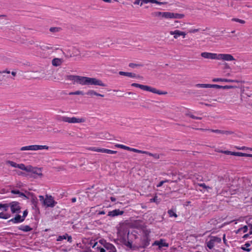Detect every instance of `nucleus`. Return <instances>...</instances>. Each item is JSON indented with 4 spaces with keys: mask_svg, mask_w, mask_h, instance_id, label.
<instances>
[{
    "mask_svg": "<svg viewBox=\"0 0 252 252\" xmlns=\"http://www.w3.org/2000/svg\"><path fill=\"white\" fill-rule=\"evenodd\" d=\"M65 79L73 81V83H75L82 85H98L102 87H105L106 85L104 84L100 80L95 78H90L79 75H67L65 76Z\"/></svg>",
    "mask_w": 252,
    "mask_h": 252,
    "instance_id": "obj_1",
    "label": "nucleus"
},
{
    "mask_svg": "<svg viewBox=\"0 0 252 252\" xmlns=\"http://www.w3.org/2000/svg\"><path fill=\"white\" fill-rule=\"evenodd\" d=\"M117 229V239L115 242L118 244L126 246V220L119 223L116 227Z\"/></svg>",
    "mask_w": 252,
    "mask_h": 252,
    "instance_id": "obj_2",
    "label": "nucleus"
},
{
    "mask_svg": "<svg viewBox=\"0 0 252 252\" xmlns=\"http://www.w3.org/2000/svg\"><path fill=\"white\" fill-rule=\"evenodd\" d=\"M45 196L46 197L44 198L43 195L39 196V201L44 206L53 208L57 204V202L54 200L51 195L46 194Z\"/></svg>",
    "mask_w": 252,
    "mask_h": 252,
    "instance_id": "obj_3",
    "label": "nucleus"
},
{
    "mask_svg": "<svg viewBox=\"0 0 252 252\" xmlns=\"http://www.w3.org/2000/svg\"><path fill=\"white\" fill-rule=\"evenodd\" d=\"M131 86L139 88L142 90L150 92L154 94H158L159 95L166 94L167 93L166 92H163L160 90H158L155 88L151 87L149 86L139 84L137 83H132Z\"/></svg>",
    "mask_w": 252,
    "mask_h": 252,
    "instance_id": "obj_4",
    "label": "nucleus"
},
{
    "mask_svg": "<svg viewBox=\"0 0 252 252\" xmlns=\"http://www.w3.org/2000/svg\"><path fill=\"white\" fill-rule=\"evenodd\" d=\"M60 121L68 123H81L85 122L83 118H77L76 117H68L66 116H62L60 118Z\"/></svg>",
    "mask_w": 252,
    "mask_h": 252,
    "instance_id": "obj_5",
    "label": "nucleus"
},
{
    "mask_svg": "<svg viewBox=\"0 0 252 252\" xmlns=\"http://www.w3.org/2000/svg\"><path fill=\"white\" fill-rule=\"evenodd\" d=\"M10 208L12 214H19L21 212V207L20 203L18 201L10 202Z\"/></svg>",
    "mask_w": 252,
    "mask_h": 252,
    "instance_id": "obj_6",
    "label": "nucleus"
},
{
    "mask_svg": "<svg viewBox=\"0 0 252 252\" xmlns=\"http://www.w3.org/2000/svg\"><path fill=\"white\" fill-rule=\"evenodd\" d=\"M221 241V238L220 237L217 236H211L210 240L206 242L207 246L209 249H212L214 248L216 244L220 243Z\"/></svg>",
    "mask_w": 252,
    "mask_h": 252,
    "instance_id": "obj_7",
    "label": "nucleus"
},
{
    "mask_svg": "<svg viewBox=\"0 0 252 252\" xmlns=\"http://www.w3.org/2000/svg\"><path fill=\"white\" fill-rule=\"evenodd\" d=\"M195 86L197 88H217V89H220L222 88H228V86H221L217 84H197L195 85Z\"/></svg>",
    "mask_w": 252,
    "mask_h": 252,
    "instance_id": "obj_8",
    "label": "nucleus"
},
{
    "mask_svg": "<svg viewBox=\"0 0 252 252\" xmlns=\"http://www.w3.org/2000/svg\"><path fill=\"white\" fill-rule=\"evenodd\" d=\"M150 231H147L145 233V235L143 237L141 241V246L143 248H145L150 245V239L149 236Z\"/></svg>",
    "mask_w": 252,
    "mask_h": 252,
    "instance_id": "obj_9",
    "label": "nucleus"
},
{
    "mask_svg": "<svg viewBox=\"0 0 252 252\" xmlns=\"http://www.w3.org/2000/svg\"><path fill=\"white\" fill-rule=\"evenodd\" d=\"M217 60L223 61H232L235 60V59L231 54H218Z\"/></svg>",
    "mask_w": 252,
    "mask_h": 252,
    "instance_id": "obj_10",
    "label": "nucleus"
},
{
    "mask_svg": "<svg viewBox=\"0 0 252 252\" xmlns=\"http://www.w3.org/2000/svg\"><path fill=\"white\" fill-rule=\"evenodd\" d=\"M169 33L170 35H172L174 36V39H178V37L180 36H182L183 38H185L187 33L185 32L181 31L178 30H176L175 31H171L169 32Z\"/></svg>",
    "mask_w": 252,
    "mask_h": 252,
    "instance_id": "obj_11",
    "label": "nucleus"
},
{
    "mask_svg": "<svg viewBox=\"0 0 252 252\" xmlns=\"http://www.w3.org/2000/svg\"><path fill=\"white\" fill-rule=\"evenodd\" d=\"M202 57L205 59H209L212 60H217L218 54L209 52H202L201 54Z\"/></svg>",
    "mask_w": 252,
    "mask_h": 252,
    "instance_id": "obj_12",
    "label": "nucleus"
},
{
    "mask_svg": "<svg viewBox=\"0 0 252 252\" xmlns=\"http://www.w3.org/2000/svg\"><path fill=\"white\" fill-rule=\"evenodd\" d=\"M153 246H158L159 249L163 247H168L169 245L165 242L164 239H160L159 241H156L153 244Z\"/></svg>",
    "mask_w": 252,
    "mask_h": 252,
    "instance_id": "obj_13",
    "label": "nucleus"
},
{
    "mask_svg": "<svg viewBox=\"0 0 252 252\" xmlns=\"http://www.w3.org/2000/svg\"><path fill=\"white\" fill-rule=\"evenodd\" d=\"M24 220L22 218V216L18 214H16L15 217L8 220V222H12L13 223H18L22 222Z\"/></svg>",
    "mask_w": 252,
    "mask_h": 252,
    "instance_id": "obj_14",
    "label": "nucleus"
},
{
    "mask_svg": "<svg viewBox=\"0 0 252 252\" xmlns=\"http://www.w3.org/2000/svg\"><path fill=\"white\" fill-rule=\"evenodd\" d=\"M184 17L183 14L168 12V19H182Z\"/></svg>",
    "mask_w": 252,
    "mask_h": 252,
    "instance_id": "obj_15",
    "label": "nucleus"
},
{
    "mask_svg": "<svg viewBox=\"0 0 252 252\" xmlns=\"http://www.w3.org/2000/svg\"><path fill=\"white\" fill-rule=\"evenodd\" d=\"M29 194L32 195L31 202L32 205V208L35 210H38L37 207L38 200L36 197L32 193L29 192Z\"/></svg>",
    "mask_w": 252,
    "mask_h": 252,
    "instance_id": "obj_16",
    "label": "nucleus"
},
{
    "mask_svg": "<svg viewBox=\"0 0 252 252\" xmlns=\"http://www.w3.org/2000/svg\"><path fill=\"white\" fill-rule=\"evenodd\" d=\"M124 211H121L119 209H115L112 211H109L108 212V216L111 217H114L118 215H122L124 214Z\"/></svg>",
    "mask_w": 252,
    "mask_h": 252,
    "instance_id": "obj_17",
    "label": "nucleus"
},
{
    "mask_svg": "<svg viewBox=\"0 0 252 252\" xmlns=\"http://www.w3.org/2000/svg\"><path fill=\"white\" fill-rule=\"evenodd\" d=\"M168 12H155L153 13V15L156 17H162L165 19H168Z\"/></svg>",
    "mask_w": 252,
    "mask_h": 252,
    "instance_id": "obj_18",
    "label": "nucleus"
},
{
    "mask_svg": "<svg viewBox=\"0 0 252 252\" xmlns=\"http://www.w3.org/2000/svg\"><path fill=\"white\" fill-rule=\"evenodd\" d=\"M32 151H36L38 150H43V149H46L48 150L49 147L48 146L46 145H32Z\"/></svg>",
    "mask_w": 252,
    "mask_h": 252,
    "instance_id": "obj_19",
    "label": "nucleus"
},
{
    "mask_svg": "<svg viewBox=\"0 0 252 252\" xmlns=\"http://www.w3.org/2000/svg\"><path fill=\"white\" fill-rule=\"evenodd\" d=\"M18 168L21 170L28 172V171H31V169H32V166L28 165L26 166L24 164L20 163L18 164Z\"/></svg>",
    "mask_w": 252,
    "mask_h": 252,
    "instance_id": "obj_20",
    "label": "nucleus"
},
{
    "mask_svg": "<svg viewBox=\"0 0 252 252\" xmlns=\"http://www.w3.org/2000/svg\"><path fill=\"white\" fill-rule=\"evenodd\" d=\"M18 229L24 232H29L32 230V228L29 225H22L18 227Z\"/></svg>",
    "mask_w": 252,
    "mask_h": 252,
    "instance_id": "obj_21",
    "label": "nucleus"
},
{
    "mask_svg": "<svg viewBox=\"0 0 252 252\" xmlns=\"http://www.w3.org/2000/svg\"><path fill=\"white\" fill-rule=\"evenodd\" d=\"M62 63V60L61 59L55 58L52 61V63L53 66H60Z\"/></svg>",
    "mask_w": 252,
    "mask_h": 252,
    "instance_id": "obj_22",
    "label": "nucleus"
},
{
    "mask_svg": "<svg viewBox=\"0 0 252 252\" xmlns=\"http://www.w3.org/2000/svg\"><path fill=\"white\" fill-rule=\"evenodd\" d=\"M214 82H235L236 81L224 78H214L212 80Z\"/></svg>",
    "mask_w": 252,
    "mask_h": 252,
    "instance_id": "obj_23",
    "label": "nucleus"
},
{
    "mask_svg": "<svg viewBox=\"0 0 252 252\" xmlns=\"http://www.w3.org/2000/svg\"><path fill=\"white\" fill-rule=\"evenodd\" d=\"M251 246V244L249 242L246 243L244 245L242 246L241 249L243 251L249 252L251 251V249L249 248Z\"/></svg>",
    "mask_w": 252,
    "mask_h": 252,
    "instance_id": "obj_24",
    "label": "nucleus"
},
{
    "mask_svg": "<svg viewBox=\"0 0 252 252\" xmlns=\"http://www.w3.org/2000/svg\"><path fill=\"white\" fill-rule=\"evenodd\" d=\"M248 226L247 225H245L244 226L239 228L238 229L236 230L235 231L236 234H239L241 233V232H243V233H246L248 231Z\"/></svg>",
    "mask_w": 252,
    "mask_h": 252,
    "instance_id": "obj_25",
    "label": "nucleus"
},
{
    "mask_svg": "<svg viewBox=\"0 0 252 252\" xmlns=\"http://www.w3.org/2000/svg\"><path fill=\"white\" fill-rule=\"evenodd\" d=\"M104 247L105 248L106 251L115 250V249H116L115 247L112 244L106 242H105Z\"/></svg>",
    "mask_w": 252,
    "mask_h": 252,
    "instance_id": "obj_26",
    "label": "nucleus"
},
{
    "mask_svg": "<svg viewBox=\"0 0 252 252\" xmlns=\"http://www.w3.org/2000/svg\"><path fill=\"white\" fill-rule=\"evenodd\" d=\"M212 132L219 133V134H229L231 133V132L229 131L221 130L219 129H211L210 130Z\"/></svg>",
    "mask_w": 252,
    "mask_h": 252,
    "instance_id": "obj_27",
    "label": "nucleus"
},
{
    "mask_svg": "<svg viewBox=\"0 0 252 252\" xmlns=\"http://www.w3.org/2000/svg\"><path fill=\"white\" fill-rule=\"evenodd\" d=\"M233 156H240V157L247 156V157H252V154H245V153H240V152H234Z\"/></svg>",
    "mask_w": 252,
    "mask_h": 252,
    "instance_id": "obj_28",
    "label": "nucleus"
},
{
    "mask_svg": "<svg viewBox=\"0 0 252 252\" xmlns=\"http://www.w3.org/2000/svg\"><path fill=\"white\" fill-rule=\"evenodd\" d=\"M10 215L8 213H4L3 212L0 213V218L2 219H7L10 217Z\"/></svg>",
    "mask_w": 252,
    "mask_h": 252,
    "instance_id": "obj_29",
    "label": "nucleus"
},
{
    "mask_svg": "<svg viewBox=\"0 0 252 252\" xmlns=\"http://www.w3.org/2000/svg\"><path fill=\"white\" fill-rule=\"evenodd\" d=\"M90 150L92 151L103 153V148H99L98 147H93L90 148Z\"/></svg>",
    "mask_w": 252,
    "mask_h": 252,
    "instance_id": "obj_30",
    "label": "nucleus"
},
{
    "mask_svg": "<svg viewBox=\"0 0 252 252\" xmlns=\"http://www.w3.org/2000/svg\"><path fill=\"white\" fill-rule=\"evenodd\" d=\"M61 30L60 27H51L49 31L52 32H60Z\"/></svg>",
    "mask_w": 252,
    "mask_h": 252,
    "instance_id": "obj_31",
    "label": "nucleus"
},
{
    "mask_svg": "<svg viewBox=\"0 0 252 252\" xmlns=\"http://www.w3.org/2000/svg\"><path fill=\"white\" fill-rule=\"evenodd\" d=\"M168 215H169V216L170 217H175V218H177L178 217L177 214L175 212H174L173 210H169L167 212Z\"/></svg>",
    "mask_w": 252,
    "mask_h": 252,
    "instance_id": "obj_32",
    "label": "nucleus"
},
{
    "mask_svg": "<svg viewBox=\"0 0 252 252\" xmlns=\"http://www.w3.org/2000/svg\"><path fill=\"white\" fill-rule=\"evenodd\" d=\"M39 169L34 168L32 166V169H31V171H28V172H32L34 174H36L38 175L41 176L42 174V173H38L37 171L39 170Z\"/></svg>",
    "mask_w": 252,
    "mask_h": 252,
    "instance_id": "obj_33",
    "label": "nucleus"
},
{
    "mask_svg": "<svg viewBox=\"0 0 252 252\" xmlns=\"http://www.w3.org/2000/svg\"><path fill=\"white\" fill-rule=\"evenodd\" d=\"M103 153L108 154H114L117 153V151L103 148Z\"/></svg>",
    "mask_w": 252,
    "mask_h": 252,
    "instance_id": "obj_34",
    "label": "nucleus"
},
{
    "mask_svg": "<svg viewBox=\"0 0 252 252\" xmlns=\"http://www.w3.org/2000/svg\"><path fill=\"white\" fill-rule=\"evenodd\" d=\"M9 207H10V203L5 204L1 203V208H3L4 211H7Z\"/></svg>",
    "mask_w": 252,
    "mask_h": 252,
    "instance_id": "obj_35",
    "label": "nucleus"
},
{
    "mask_svg": "<svg viewBox=\"0 0 252 252\" xmlns=\"http://www.w3.org/2000/svg\"><path fill=\"white\" fill-rule=\"evenodd\" d=\"M7 163L8 164H9L10 166H11L12 167H15V168L18 167L19 164H17V163H16L14 161L8 160L7 161Z\"/></svg>",
    "mask_w": 252,
    "mask_h": 252,
    "instance_id": "obj_36",
    "label": "nucleus"
},
{
    "mask_svg": "<svg viewBox=\"0 0 252 252\" xmlns=\"http://www.w3.org/2000/svg\"><path fill=\"white\" fill-rule=\"evenodd\" d=\"M142 66V65L141 64H139V63H130L128 64V66L129 67L132 68H136V67H139V66Z\"/></svg>",
    "mask_w": 252,
    "mask_h": 252,
    "instance_id": "obj_37",
    "label": "nucleus"
},
{
    "mask_svg": "<svg viewBox=\"0 0 252 252\" xmlns=\"http://www.w3.org/2000/svg\"><path fill=\"white\" fill-rule=\"evenodd\" d=\"M67 234L65 233L64 235L63 236H59L57 239V241H62L64 239H66L67 238Z\"/></svg>",
    "mask_w": 252,
    "mask_h": 252,
    "instance_id": "obj_38",
    "label": "nucleus"
},
{
    "mask_svg": "<svg viewBox=\"0 0 252 252\" xmlns=\"http://www.w3.org/2000/svg\"><path fill=\"white\" fill-rule=\"evenodd\" d=\"M127 151H132V152H134L138 153H140V154L142 153L141 152L142 150H139L134 149V148H130L127 146Z\"/></svg>",
    "mask_w": 252,
    "mask_h": 252,
    "instance_id": "obj_39",
    "label": "nucleus"
},
{
    "mask_svg": "<svg viewBox=\"0 0 252 252\" xmlns=\"http://www.w3.org/2000/svg\"><path fill=\"white\" fill-rule=\"evenodd\" d=\"M231 21L238 22V23L242 24H244L246 23L245 21L238 19V18H232L231 19Z\"/></svg>",
    "mask_w": 252,
    "mask_h": 252,
    "instance_id": "obj_40",
    "label": "nucleus"
},
{
    "mask_svg": "<svg viewBox=\"0 0 252 252\" xmlns=\"http://www.w3.org/2000/svg\"><path fill=\"white\" fill-rule=\"evenodd\" d=\"M21 151H26V150H32V146H24L22 147L20 149Z\"/></svg>",
    "mask_w": 252,
    "mask_h": 252,
    "instance_id": "obj_41",
    "label": "nucleus"
},
{
    "mask_svg": "<svg viewBox=\"0 0 252 252\" xmlns=\"http://www.w3.org/2000/svg\"><path fill=\"white\" fill-rule=\"evenodd\" d=\"M127 77L134 78L137 77L138 76L135 73L127 72Z\"/></svg>",
    "mask_w": 252,
    "mask_h": 252,
    "instance_id": "obj_42",
    "label": "nucleus"
},
{
    "mask_svg": "<svg viewBox=\"0 0 252 252\" xmlns=\"http://www.w3.org/2000/svg\"><path fill=\"white\" fill-rule=\"evenodd\" d=\"M86 94L92 96L93 95H96L97 94V92H95L94 90H89L86 93Z\"/></svg>",
    "mask_w": 252,
    "mask_h": 252,
    "instance_id": "obj_43",
    "label": "nucleus"
},
{
    "mask_svg": "<svg viewBox=\"0 0 252 252\" xmlns=\"http://www.w3.org/2000/svg\"><path fill=\"white\" fill-rule=\"evenodd\" d=\"M234 152H231L229 151H221L220 153H223L224 154L227 155H234Z\"/></svg>",
    "mask_w": 252,
    "mask_h": 252,
    "instance_id": "obj_44",
    "label": "nucleus"
},
{
    "mask_svg": "<svg viewBox=\"0 0 252 252\" xmlns=\"http://www.w3.org/2000/svg\"><path fill=\"white\" fill-rule=\"evenodd\" d=\"M40 47L41 49H42L43 50H49V49H52V47L48 46L47 45H42V46H40Z\"/></svg>",
    "mask_w": 252,
    "mask_h": 252,
    "instance_id": "obj_45",
    "label": "nucleus"
},
{
    "mask_svg": "<svg viewBox=\"0 0 252 252\" xmlns=\"http://www.w3.org/2000/svg\"><path fill=\"white\" fill-rule=\"evenodd\" d=\"M141 222L140 220H136L135 222V224L136 225V227H139V228H142L143 226V224H139Z\"/></svg>",
    "mask_w": 252,
    "mask_h": 252,
    "instance_id": "obj_46",
    "label": "nucleus"
},
{
    "mask_svg": "<svg viewBox=\"0 0 252 252\" xmlns=\"http://www.w3.org/2000/svg\"><path fill=\"white\" fill-rule=\"evenodd\" d=\"M238 150H250L251 151H252V148H248V147H245V146H243V147H237L236 148Z\"/></svg>",
    "mask_w": 252,
    "mask_h": 252,
    "instance_id": "obj_47",
    "label": "nucleus"
},
{
    "mask_svg": "<svg viewBox=\"0 0 252 252\" xmlns=\"http://www.w3.org/2000/svg\"><path fill=\"white\" fill-rule=\"evenodd\" d=\"M28 214V211L27 210H25L23 213V216H22V218L25 220L26 217L27 216Z\"/></svg>",
    "mask_w": 252,
    "mask_h": 252,
    "instance_id": "obj_48",
    "label": "nucleus"
},
{
    "mask_svg": "<svg viewBox=\"0 0 252 252\" xmlns=\"http://www.w3.org/2000/svg\"><path fill=\"white\" fill-rule=\"evenodd\" d=\"M151 2L153 3H156L159 5L163 4L164 3L162 2H159L157 0H151Z\"/></svg>",
    "mask_w": 252,
    "mask_h": 252,
    "instance_id": "obj_49",
    "label": "nucleus"
},
{
    "mask_svg": "<svg viewBox=\"0 0 252 252\" xmlns=\"http://www.w3.org/2000/svg\"><path fill=\"white\" fill-rule=\"evenodd\" d=\"M150 202L158 203V197L156 196L154 198L150 199Z\"/></svg>",
    "mask_w": 252,
    "mask_h": 252,
    "instance_id": "obj_50",
    "label": "nucleus"
},
{
    "mask_svg": "<svg viewBox=\"0 0 252 252\" xmlns=\"http://www.w3.org/2000/svg\"><path fill=\"white\" fill-rule=\"evenodd\" d=\"M199 31V30L198 29H191L189 30V32L190 33H195L198 32Z\"/></svg>",
    "mask_w": 252,
    "mask_h": 252,
    "instance_id": "obj_51",
    "label": "nucleus"
},
{
    "mask_svg": "<svg viewBox=\"0 0 252 252\" xmlns=\"http://www.w3.org/2000/svg\"><path fill=\"white\" fill-rule=\"evenodd\" d=\"M115 146L116 147H118V148H122V149H124L125 150H126V146L125 145H122V144H116L115 145Z\"/></svg>",
    "mask_w": 252,
    "mask_h": 252,
    "instance_id": "obj_52",
    "label": "nucleus"
},
{
    "mask_svg": "<svg viewBox=\"0 0 252 252\" xmlns=\"http://www.w3.org/2000/svg\"><path fill=\"white\" fill-rule=\"evenodd\" d=\"M75 95H84V94L83 92L81 91H77L74 92Z\"/></svg>",
    "mask_w": 252,
    "mask_h": 252,
    "instance_id": "obj_53",
    "label": "nucleus"
},
{
    "mask_svg": "<svg viewBox=\"0 0 252 252\" xmlns=\"http://www.w3.org/2000/svg\"><path fill=\"white\" fill-rule=\"evenodd\" d=\"M167 182V180H165V181H160V182H159V183L157 185V187H161V186L163 185V184H164V183H166V182Z\"/></svg>",
    "mask_w": 252,
    "mask_h": 252,
    "instance_id": "obj_54",
    "label": "nucleus"
},
{
    "mask_svg": "<svg viewBox=\"0 0 252 252\" xmlns=\"http://www.w3.org/2000/svg\"><path fill=\"white\" fill-rule=\"evenodd\" d=\"M11 192L13 194H18L19 195L20 191L19 190L13 189L11 191Z\"/></svg>",
    "mask_w": 252,
    "mask_h": 252,
    "instance_id": "obj_55",
    "label": "nucleus"
},
{
    "mask_svg": "<svg viewBox=\"0 0 252 252\" xmlns=\"http://www.w3.org/2000/svg\"><path fill=\"white\" fill-rule=\"evenodd\" d=\"M96 250L97 251L99 250L100 252H106L105 249H104L103 248H101V247H97Z\"/></svg>",
    "mask_w": 252,
    "mask_h": 252,
    "instance_id": "obj_56",
    "label": "nucleus"
},
{
    "mask_svg": "<svg viewBox=\"0 0 252 252\" xmlns=\"http://www.w3.org/2000/svg\"><path fill=\"white\" fill-rule=\"evenodd\" d=\"M141 152L142 153L141 154H146V155H148L149 156H151L152 157V153H150L149 152L145 151H142Z\"/></svg>",
    "mask_w": 252,
    "mask_h": 252,
    "instance_id": "obj_57",
    "label": "nucleus"
},
{
    "mask_svg": "<svg viewBox=\"0 0 252 252\" xmlns=\"http://www.w3.org/2000/svg\"><path fill=\"white\" fill-rule=\"evenodd\" d=\"M198 186L201 187H202L204 189H207V188H209V187L208 186H207L204 183H201V184H198Z\"/></svg>",
    "mask_w": 252,
    "mask_h": 252,
    "instance_id": "obj_58",
    "label": "nucleus"
},
{
    "mask_svg": "<svg viewBox=\"0 0 252 252\" xmlns=\"http://www.w3.org/2000/svg\"><path fill=\"white\" fill-rule=\"evenodd\" d=\"M151 0H142V2L140 3V5L141 6L144 3H148V2H151Z\"/></svg>",
    "mask_w": 252,
    "mask_h": 252,
    "instance_id": "obj_59",
    "label": "nucleus"
},
{
    "mask_svg": "<svg viewBox=\"0 0 252 252\" xmlns=\"http://www.w3.org/2000/svg\"><path fill=\"white\" fill-rule=\"evenodd\" d=\"M152 157H154L155 158L158 159L160 158V156L158 154H152Z\"/></svg>",
    "mask_w": 252,
    "mask_h": 252,
    "instance_id": "obj_60",
    "label": "nucleus"
},
{
    "mask_svg": "<svg viewBox=\"0 0 252 252\" xmlns=\"http://www.w3.org/2000/svg\"><path fill=\"white\" fill-rule=\"evenodd\" d=\"M19 196L23 197L25 198H28V197L25 194V193H24L23 192H20V193L19 194Z\"/></svg>",
    "mask_w": 252,
    "mask_h": 252,
    "instance_id": "obj_61",
    "label": "nucleus"
},
{
    "mask_svg": "<svg viewBox=\"0 0 252 252\" xmlns=\"http://www.w3.org/2000/svg\"><path fill=\"white\" fill-rule=\"evenodd\" d=\"M67 241L69 242V243H71L72 241V237L71 236H69L68 234H67Z\"/></svg>",
    "mask_w": 252,
    "mask_h": 252,
    "instance_id": "obj_62",
    "label": "nucleus"
},
{
    "mask_svg": "<svg viewBox=\"0 0 252 252\" xmlns=\"http://www.w3.org/2000/svg\"><path fill=\"white\" fill-rule=\"evenodd\" d=\"M186 115L187 116H189V117L193 119V117H195V116L193 115L190 112H189L188 113H187L186 114Z\"/></svg>",
    "mask_w": 252,
    "mask_h": 252,
    "instance_id": "obj_63",
    "label": "nucleus"
},
{
    "mask_svg": "<svg viewBox=\"0 0 252 252\" xmlns=\"http://www.w3.org/2000/svg\"><path fill=\"white\" fill-rule=\"evenodd\" d=\"M141 2H142V0H135L134 3L135 4H140V3Z\"/></svg>",
    "mask_w": 252,
    "mask_h": 252,
    "instance_id": "obj_64",
    "label": "nucleus"
}]
</instances>
